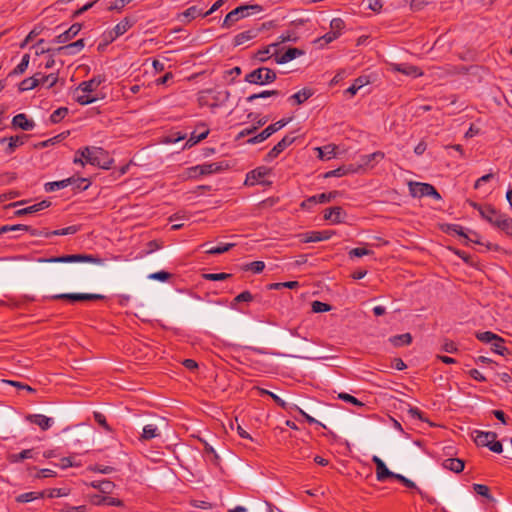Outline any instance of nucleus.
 Masks as SVG:
<instances>
[{
	"instance_id": "nucleus-16",
	"label": "nucleus",
	"mask_w": 512,
	"mask_h": 512,
	"mask_svg": "<svg viewBox=\"0 0 512 512\" xmlns=\"http://www.w3.org/2000/svg\"><path fill=\"white\" fill-rule=\"evenodd\" d=\"M159 424L151 423L143 427V431L139 437L141 441H149L160 436V425L164 423L163 419H160Z\"/></svg>"
},
{
	"instance_id": "nucleus-14",
	"label": "nucleus",
	"mask_w": 512,
	"mask_h": 512,
	"mask_svg": "<svg viewBox=\"0 0 512 512\" xmlns=\"http://www.w3.org/2000/svg\"><path fill=\"white\" fill-rule=\"evenodd\" d=\"M333 235V231L324 230V231H312L301 235V242L310 243V242H320L324 240H328Z\"/></svg>"
},
{
	"instance_id": "nucleus-51",
	"label": "nucleus",
	"mask_w": 512,
	"mask_h": 512,
	"mask_svg": "<svg viewBox=\"0 0 512 512\" xmlns=\"http://www.w3.org/2000/svg\"><path fill=\"white\" fill-rule=\"evenodd\" d=\"M233 246L234 244L232 243L220 244L218 246L207 249L205 252L211 255L222 254L229 251Z\"/></svg>"
},
{
	"instance_id": "nucleus-48",
	"label": "nucleus",
	"mask_w": 512,
	"mask_h": 512,
	"mask_svg": "<svg viewBox=\"0 0 512 512\" xmlns=\"http://www.w3.org/2000/svg\"><path fill=\"white\" fill-rule=\"evenodd\" d=\"M30 56L29 54H24L22 56V59L20 63L14 68V70L11 72L13 75H20L23 74L29 65Z\"/></svg>"
},
{
	"instance_id": "nucleus-33",
	"label": "nucleus",
	"mask_w": 512,
	"mask_h": 512,
	"mask_svg": "<svg viewBox=\"0 0 512 512\" xmlns=\"http://www.w3.org/2000/svg\"><path fill=\"white\" fill-rule=\"evenodd\" d=\"M312 95H313V92L311 89L303 88L302 90L293 94L289 98V100H292L295 104L300 105V104L304 103L306 100H308Z\"/></svg>"
},
{
	"instance_id": "nucleus-27",
	"label": "nucleus",
	"mask_w": 512,
	"mask_h": 512,
	"mask_svg": "<svg viewBox=\"0 0 512 512\" xmlns=\"http://www.w3.org/2000/svg\"><path fill=\"white\" fill-rule=\"evenodd\" d=\"M304 54V51L298 48H289L284 54L275 57V62L277 64H285L296 57H299Z\"/></svg>"
},
{
	"instance_id": "nucleus-12",
	"label": "nucleus",
	"mask_w": 512,
	"mask_h": 512,
	"mask_svg": "<svg viewBox=\"0 0 512 512\" xmlns=\"http://www.w3.org/2000/svg\"><path fill=\"white\" fill-rule=\"evenodd\" d=\"M491 225L505 232L507 235H512V218L507 214L498 211Z\"/></svg>"
},
{
	"instance_id": "nucleus-63",
	"label": "nucleus",
	"mask_w": 512,
	"mask_h": 512,
	"mask_svg": "<svg viewBox=\"0 0 512 512\" xmlns=\"http://www.w3.org/2000/svg\"><path fill=\"white\" fill-rule=\"evenodd\" d=\"M371 253H372L371 250H368L364 247H357V248H353L352 250H350L349 256L350 257H362L365 255H370Z\"/></svg>"
},
{
	"instance_id": "nucleus-53",
	"label": "nucleus",
	"mask_w": 512,
	"mask_h": 512,
	"mask_svg": "<svg viewBox=\"0 0 512 512\" xmlns=\"http://www.w3.org/2000/svg\"><path fill=\"white\" fill-rule=\"evenodd\" d=\"M40 79V84H48L47 87L51 88L53 87L57 81H58V74L57 73H51L49 75H41V77H38Z\"/></svg>"
},
{
	"instance_id": "nucleus-4",
	"label": "nucleus",
	"mask_w": 512,
	"mask_h": 512,
	"mask_svg": "<svg viewBox=\"0 0 512 512\" xmlns=\"http://www.w3.org/2000/svg\"><path fill=\"white\" fill-rule=\"evenodd\" d=\"M39 262H49V263H75V262H87L96 265H103L104 259L91 254H73V255H63L59 257H51V258H41Z\"/></svg>"
},
{
	"instance_id": "nucleus-49",
	"label": "nucleus",
	"mask_w": 512,
	"mask_h": 512,
	"mask_svg": "<svg viewBox=\"0 0 512 512\" xmlns=\"http://www.w3.org/2000/svg\"><path fill=\"white\" fill-rule=\"evenodd\" d=\"M280 95V91L278 90H265L260 93L252 94L246 98L247 102H253L258 98H267L270 96H278Z\"/></svg>"
},
{
	"instance_id": "nucleus-13",
	"label": "nucleus",
	"mask_w": 512,
	"mask_h": 512,
	"mask_svg": "<svg viewBox=\"0 0 512 512\" xmlns=\"http://www.w3.org/2000/svg\"><path fill=\"white\" fill-rule=\"evenodd\" d=\"M372 461L376 466V478L378 481L383 482L387 478H393V476H395V473L390 471L383 460L378 456H373Z\"/></svg>"
},
{
	"instance_id": "nucleus-24",
	"label": "nucleus",
	"mask_w": 512,
	"mask_h": 512,
	"mask_svg": "<svg viewBox=\"0 0 512 512\" xmlns=\"http://www.w3.org/2000/svg\"><path fill=\"white\" fill-rule=\"evenodd\" d=\"M103 81L104 78L101 76H96L88 81H83L76 89V92L91 93L95 91Z\"/></svg>"
},
{
	"instance_id": "nucleus-17",
	"label": "nucleus",
	"mask_w": 512,
	"mask_h": 512,
	"mask_svg": "<svg viewBox=\"0 0 512 512\" xmlns=\"http://www.w3.org/2000/svg\"><path fill=\"white\" fill-rule=\"evenodd\" d=\"M345 217L346 213L340 206L328 208L324 212V219L332 222L333 224L343 222Z\"/></svg>"
},
{
	"instance_id": "nucleus-21",
	"label": "nucleus",
	"mask_w": 512,
	"mask_h": 512,
	"mask_svg": "<svg viewBox=\"0 0 512 512\" xmlns=\"http://www.w3.org/2000/svg\"><path fill=\"white\" fill-rule=\"evenodd\" d=\"M50 205H51V202L49 200H42L39 203L16 210L15 216L20 217V216H24V215H31V214L37 213L39 211H42V210L50 207Z\"/></svg>"
},
{
	"instance_id": "nucleus-31",
	"label": "nucleus",
	"mask_w": 512,
	"mask_h": 512,
	"mask_svg": "<svg viewBox=\"0 0 512 512\" xmlns=\"http://www.w3.org/2000/svg\"><path fill=\"white\" fill-rule=\"evenodd\" d=\"M27 136L26 135H17V136H12L10 138H8V145L6 147V154H12L17 147L23 145L25 143V140H26Z\"/></svg>"
},
{
	"instance_id": "nucleus-47",
	"label": "nucleus",
	"mask_w": 512,
	"mask_h": 512,
	"mask_svg": "<svg viewBox=\"0 0 512 512\" xmlns=\"http://www.w3.org/2000/svg\"><path fill=\"white\" fill-rule=\"evenodd\" d=\"M32 457H33V449H26V450L21 451L20 453L11 454L9 456V460H10V462L17 463V462L23 461L24 459L32 458Z\"/></svg>"
},
{
	"instance_id": "nucleus-34",
	"label": "nucleus",
	"mask_w": 512,
	"mask_h": 512,
	"mask_svg": "<svg viewBox=\"0 0 512 512\" xmlns=\"http://www.w3.org/2000/svg\"><path fill=\"white\" fill-rule=\"evenodd\" d=\"M38 76H40V74L22 80L19 84V90L23 92L37 87L40 84Z\"/></svg>"
},
{
	"instance_id": "nucleus-3",
	"label": "nucleus",
	"mask_w": 512,
	"mask_h": 512,
	"mask_svg": "<svg viewBox=\"0 0 512 512\" xmlns=\"http://www.w3.org/2000/svg\"><path fill=\"white\" fill-rule=\"evenodd\" d=\"M70 185L73 186L74 191H84L89 187L90 183L86 178L69 177L60 181L47 182L44 185V189L46 192H54Z\"/></svg>"
},
{
	"instance_id": "nucleus-35",
	"label": "nucleus",
	"mask_w": 512,
	"mask_h": 512,
	"mask_svg": "<svg viewBox=\"0 0 512 512\" xmlns=\"http://www.w3.org/2000/svg\"><path fill=\"white\" fill-rule=\"evenodd\" d=\"M256 36H257L256 30H247V31L241 32L234 37V45L235 46L242 45L245 42L255 38Z\"/></svg>"
},
{
	"instance_id": "nucleus-11",
	"label": "nucleus",
	"mask_w": 512,
	"mask_h": 512,
	"mask_svg": "<svg viewBox=\"0 0 512 512\" xmlns=\"http://www.w3.org/2000/svg\"><path fill=\"white\" fill-rule=\"evenodd\" d=\"M391 69L392 71L400 72L406 76H411L413 78L423 75V72L419 67L408 63H393L391 64Z\"/></svg>"
},
{
	"instance_id": "nucleus-5",
	"label": "nucleus",
	"mask_w": 512,
	"mask_h": 512,
	"mask_svg": "<svg viewBox=\"0 0 512 512\" xmlns=\"http://www.w3.org/2000/svg\"><path fill=\"white\" fill-rule=\"evenodd\" d=\"M277 78L276 72L268 67L257 68L246 74L245 81L255 85H266L274 82Z\"/></svg>"
},
{
	"instance_id": "nucleus-45",
	"label": "nucleus",
	"mask_w": 512,
	"mask_h": 512,
	"mask_svg": "<svg viewBox=\"0 0 512 512\" xmlns=\"http://www.w3.org/2000/svg\"><path fill=\"white\" fill-rule=\"evenodd\" d=\"M183 17L187 18L189 21L197 18L198 16H204L203 8H198L197 6H191L187 8L183 13Z\"/></svg>"
},
{
	"instance_id": "nucleus-1",
	"label": "nucleus",
	"mask_w": 512,
	"mask_h": 512,
	"mask_svg": "<svg viewBox=\"0 0 512 512\" xmlns=\"http://www.w3.org/2000/svg\"><path fill=\"white\" fill-rule=\"evenodd\" d=\"M77 154L84 157L86 163L102 169H110L113 164V159L107 151L100 147H84L79 149Z\"/></svg>"
},
{
	"instance_id": "nucleus-10",
	"label": "nucleus",
	"mask_w": 512,
	"mask_h": 512,
	"mask_svg": "<svg viewBox=\"0 0 512 512\" xmlns=\"http://www.w3.org/2000/svg\"><path fill=\"white\" fill-rule=\"evenodd\" d=\"M296 137L288 134L284 136L266 155L265 160L270 162L277 158L288 146H290Z\"/></svg>"
},
{
	"instance_id": "nucleus-46",
	"label": "nucleus",
	"mask_w": 512,
	"mask_h": 512,
	"mask_svg": "<svg viewBox=\"0 0 512 512\" xmlns=\"http://www.w3.org/2000/svg\"><path fill=\"white\" fill-rule=\"evenodd\" d=\"M367 83L368 81H366L363 77H359L355 79L353 84L346 89L345 93L350 94V96H354L359 91V89Z\"/></svg>"
},
{
	"instance_id": "nucleus-7",
	"label": "nucleus",
	"mask_w": 512,
	"mask_h": 512,
	"mask_svg": "<svg viewBox=\"0 0 512 512\" xmlns=\"http://www.w3.org/2000/svg\"><path fill=\"white\" fill-rule=\"evenodd\" d=\"M289 121H290V119H281L273 124H270L263 131H261L254 137L250 138L248 140V143L256 144V143L263 142L264 140L269 138L272 134H274L275 132L282 129L284 126H286L289 123Z\"/></svg>"
},
{
	"instance_id": "nucleus-32",
	"label": "nucleus",
	"mask_w": 512,
	"mask_h": 512,
	"mask_svg": "<svg viewBox=\"0 0 512 512\" xmlns=\"http://www.w3.org/2000/svg\"><path fill=\"white\" fill-rule=\"evenodd\" d=\"M384 158V153L377 151L368 155H363L360 158V165L359 167H367L370 166L372 162H379Z\"/></svg>"
},
{
	"instance_id": "nucleus-15",
	"label": "nucleus",
	"mask_w": 512,
	"mask_h": 512,
	"mask_svg": "<svg viewBox=\"0 0 512 512\" xmlns=\"http://www.w3.org/2000/svg\"><path fill=\"white\" fill-rule=\"evenodd\" d=\"M84 47H85L84 39H78L75 42L55 48V49H53V51L57 52L58 54L75 55V54L79 53Z\"/></svg>"
},
{
	"instance_id": "nucleus-23",
	"label": "nucleus",
	"mask_w": 512,
	"mask_h": 512,
	"mask_svg": "<svg viewBox=\"0 0 512 512\" xmlns=\"http://www.w3.org/2000/svg\"><path fill=\"white\" fill-rule=\"evenodd\" d=\"M12 125L15 128H20L24 131H30L34 128L35 123L29 120L24 113L17 114L12 119Z\"/></svg>"
},
{
	"instance_id": "nucleus-2",
	"label": "nucleus",
	"mask_w": 512,
	"mask_h": 512,
	"mask_svg": "<svg viewBox=\"0 0 512 512\" xmlns=\"http://www.w3.org/2000/svg\"><path fill=\"white\" fill-rule=\"evenodd\" d=\"M263 11V7L259 4H247V5H241L235 8L234 10L230 11L223 23V28H229L231 25H233L235 22L239 21L242 18L248 17L253 14H257Z\"/></svg>"
},
{
	"instance_id": "nucleus-54",
	"label": "nucleus",
	"mask_w": 512,
	"mask_h": 512,
	"mask_svg": "<svg viewBox=\"0 0 512 512\" xmlns=\"http://www.w3.org/2000/svg\"><path fill=\"white\" fill-rule=\"evenodd\" d=\"M231 277L228 273H206L203 274V278L209 281H223Z\"/></svg>"
},
{
	"instance_id": "nucleus-43",
	"label": "nucleus",
	"mask_w": 512,
	"mask_h": 512,
	"mask_svg": "<svg viewBox=\"0 0 512 512\" xmlns=\"http://www.w3.org/2000/svg\"><path fill=\"white\" fill-rule=\"evenodd\" d=\"M476 338L483 342V343H492L493 341H502V337L498 336L497 334L485 331V332H478L476 333Z\"/></svg>"
},
{
	"instance_id": "nucleus-59",
	"label": "nucleus",
	"mask_w": 512,
	"mask_h": 512,
	"mask_svg": "<svg viewBox=\"0 0 512 512\" xmlns=\"http://www.w3.org/2000/svg\"><path fill=\"white\" fill-rule=\"evenodd\" d=\"M331 310V306L321 301H314L312 303V311L315 313L328 312Z\"/></svg>"
},
{
	"instance_id": "nucleus-44",
	"label": "nucleus",
	"mask_w": 512,
	"mask_h": 512,
	"mask_svg": "<svg viewBox=\"0 0 512 512\" xmlns=\"http://www.w3.org/2000/svg\"><path fill=\"white\" fill-rule=\"evenodd\" d=\"M78 231H79V226L72 225V226H68V227H65V228H62V229H58V230H54V231H51V232H45V237L49 238L52 235L63 236V235L75 234Z\"/></svg>"
},
{
	"instance_id": "nucleus-61",
	"label": "nucleus",
	"mask_w": 512,
	"mask_h": 512,
	"mask_svg": "<svg viewBox=\"0 0 512 512\" xmlns=\"http://www.w3.org/2000/svg\"><path fill=\"white\" fill-rule=\"evenodd\" d=\"M393 478L400 481L407 488L417 489L419 491V493H421L419 488H417L416 484L413 481H411L410 479L406 478L405 476L395 473V476H393Z\"/></svg>"
},
{
	"instance_id": "nucleus-41",
	"label": "nucleus",
	"mask_w": 512,
	"mask_h": 512,
	"mask_svg": "<svg viewBox=\"0 0 512 512\" xmlns=\"http://www.w3.org/2000/svg\"><path fill=\"white\" fill-rule=\"evenodd\" d=\"M481 217L485 219L490 224L493 223L494 218L496 217L498 210H496L491 205H485L483 208H481V211L479 212Z\"/></svg>"
},
{
	"instance_id": "nucleus-42",
	"label": "nucleus",
	"mask_w": 512,
	"mask_h": 512,
	"mask_svg": "<svg viewBox=\"0 0 512 512\" xmlns=\"http://www.w3.org/2000/svg\"><path fill=\"white\" fill-rule=\"evenodd\" d=\"M335 149H336V147L332 146V145H326V146H323V147H318L317 148L318 157L320 159H322V160H329V159L333 158L336 155Z\"/></svg>"
},
{
	"instance_id": "nucleus-38",
	"label": "nucleus",
	"mask_w": 512,
	"mask_h": 512,
	"mask_svg": "<svg viewBox=\"0 0 512 512\" xmlns=\"http://www.w3.org/2000/svg\"><path fill=\"white\" fill-rule=\"evenodd\" d=\"M45 495V492H26L23 494H20L16 497V502L18 503H28L31 501H34L39 498H43Z\"/></svg>"
},
{
	"instance_id": "nucleus-40",
	"label": "nucleus",
	"mask_w": 512,
	"mask_h": 512,
	"mask_svg": "<svg viewBox=\"0 0 512 512\" xmlns=\"http://www.w3.org/2000/svg\"><path fill=\"white\" fill-rule=\"evenodd\" d=\"M357 169L353 165L339 167L326 173L325 177H341L348 173H354Z\"/></svg>"
},
{
	"instance_id": "nucleus-37",
	"label": "nucleus",
	"mask_w": 512,
	"mask_h": 512,
	"mask_svg": "<svg viewBox=\"0 0 512 512\" xmlns=\"http://www.w3.org/2000/svg\"><path fill=\"white\" fill-rule=\"evenodd\" d=\"M389 340L395 347H400L409 345L412 342V336L410 333H404L392 336Z\"/></svg>"
},
{
	"instance_id": "nucleus-29",
	"label": "nucleus",
	"mask_w": 512,
	"mask_h": 512,
	"mask_svg": "<svg viewBox=\"0 0 512 512\" xmlns=\"http://www.w3.org/2000/svg\"><path fill=\"white\" fill-rule=\"evenodd\" d=\"M134 25V21L130 18L126 17L121 20L113 29L114 36L111 37L112 40L126 33L132 26Z\"/></svg>"
},
{
	"instance_id": "nucleus-28",
	"label": "nucleus",
	"mask_w": 512,
	"mask_h": 512,
	"mask_svg": "<svg viewBox=\"0 0 512 512\" xmlns=\"http://www.w3.org/2000/svg\"><path fill=\"white\" fill-rule=\"evenodd\" d=\"M465 463L459 458H447L442 462L444 469L450 470L454 473H460L463 471Z\"/></svg>"
},
{
	"instance_id": "nucleus-64",
	"label": "nucleus",
	"mask_w": 512,
	"mask_h": 512,
	"mask_svg": "<svg viewBox=\"0 0 512 512\" xmlns=\"http://www.w3.org/2000/svg\"><path fill=\"white\" fill-rule=\"evenodd\" d=\"M87 508L85 505L80 506H70L65 505L62 509H60V512H86Z\"/></svg>"
},
{
	"instance_id": "nucleus-20",
	"label": "nucleus",
	"mask_w": 512,
	"mask_h": 512,
	"mask_svg": "<svg viewBox=\"0 0 512 512\" xmlns=\"http://www.w3.org/2000/svg\"><path fill=\"white\" fill-rule=\"evenodd\" d=\"M26 420L40 427L41 430H48L54 423L52 418L41 414H29Z\"/></svg>"
},
{
	"instance_id": "nucleus-50",
	"label": "nucleus",
	"mask_w": 512,
	"mask_h": 512,
	"mask_svg": "<svg viewBox=\"0 0 512 512\" xmlns=\"http://www.w3.org/2000/svg\"><path fill=\"white\" fill-rule=\"evenodd\" d=\"M68 112L69 110L67 107H60L50 115V121L54 124L59 123L68 114Z\"/></svg>"
},
{
	"instance_id": "nucleus-58",
	"label": "nucleus",
	"mask_w": 512,
	"mask_h": 512,
	"mask_svg": "<svg viewBox=\"0 0 512 512\" xmlns=\"http://www.w3.org/2000/svg\"><path fill=\"white\" fill-rule=\"evenodd\" d=\"M504 342L505 340L502 338V341H493L491 344H492V350L493 352L499 354V355H505L506 353H508V348H506L504 346Z\"/></svg>"
},
{
	"instance_id": "nucleus-60",
	"label": "nucleus",
	"mask_w": 512,
	"mask_h": 512,
	"mask_svg": "<svg viewBox=\"0 0 512 512\" xmlns=\"http://www.w3.org/2000/svg\"><path fill=\"white\" fill-rule=\"evenodd\" d=\"M337 194H338V192L333 191V192H329V193H321V194L315 195L317 204L330 202L332 199H334L337 196Z\"/></svg>"
},
{
	"instance_id": "nucleus-9",
	"label": "nucleus",
	"mask_w": 512,
	"mask_h": 512,
	"mask_svg": "<svg viewBox=\"0 0 512 512\" xmlns=\"http://www.w3.org/2000/svg\"><path fill=\"white\" fill-rule=\"evenodd\" d=\"M55 300H69L71 302L76 301H90V300H101L104 298L101 294H91V293H63L57 294L51 297Z\"/></svg>"
},
{
	"instance_id": "nucleus-30",
	"label": "nucleus",
	"mask_w": 512,
	"mask_h": 512,
	"mask_svg": "<svg viewBox=\"0 0 512 512\" xmlns=\"http://www.w3.org/2000/svg\"><path fill=\"white\" fill-rule=\"evenodd\" d=\"M91 486L104 494L112 493L115 488V484L109 480H96L91 483Z\"/></svg>"
},
{
	"instance_id": "nucleus-57",
	"label": "nucleus",
	"mask_w": 512,
	"mask_h": 512,
	"mask_svg": "<svg viewBox=\"0 0 512 512\" xmlns=\"http://www.w3.org/2000/svg\"><path fill=\"white\" fill-rule=\"evenodd\" d=\"M473 490L475 491V493H477L478 495H481L485 498H488V499L492 498V496L490 494L489 487L484 484H474Z\"/></svg>"
},
{
	"instance_id": "nucleus-56",
	"label": "nucleus",
	"mask_w": 512,
	"mask_h": 512,
	"mask_svg": "<svg viewBox=\"0 0 512 512\" xmlns=\"http://www.w3.org/2000/svg\"><path fill=\"white\" fill-rule=\"evenodd\" d=\"M330 28L340 36L341 31L345 28V23L341 18H333L330 22Z\"/></svg>"
},
{
	"instance_id": "nucleus-8",
	"label": "nucleus",
	"mask_w": 512,
	"mask_h": 512,
	"mask_svg": "<svg viewBox=\"0 0 512 512\" xmlns=\"http://www.w3.org/2000/svg\"><path fill=\"white\" fill-rule=\"evenodd\" d=\"M227 165H224L223 162L220 163H204L201 165L193 166L189 169L191 176H203L210 175L213 173H218L224 170Z\"/></svg>"
},
{
	"instance_id": "nucleus-26",
	"label": "nucleus",
	"mask_w": 512,
	"mask_h": 512,
	"mask_svg": "<svg viewBox=\"0 0 512 512\" xmlns=\"http://www.w3.org/2000/svg\"><path fill=\"white\" fill-rule=\"evenodd\" d=\"M497 438L495 432L476 431L474 441L477 446L488 447Z\"/></svg>"
},
{
	"instance_id": "nucleus-62",
	"label": "nucleus",
	"mask_w": 512,
	"mask_h": 512,
	"mask_svg": "<svg viewBox=\"0 0 512 512\" xmlns=\"http://www.w3.org/2000/svg\"><path fill=\"white\" fill-rule=\"evenodd\" d=\"M76 93H77V95H76L75 99L80 105H88L90 103H93L96 100L95 97H91L90 95H88V93H82V94H79V92H76Z\"/></svg>"
},
{
	"instance_id": "nucleus-55",
	"label": "nucleus",
	"mask_w": 512,
	"mask_h": 512,
	"mask_svg": "<svg viewBox=\"0 0 512 512\" xmlns=\"http://www.w3.org/2000/svg\"><path fill=\"white\" fill-rule=\"evenodd\" d=\"M299 286V282L297 281H288V282H281V283H272L269 285V289L274 290H280L281 288H289L294 289Z\"/></svg>"
},
{
	"instance_id": "nucleus-25",
	"label": "nucleus",
	"mask_w": 512,
	"mask_h": 512,
	"mask_svg": "<svg viewBox=\"0 0 512 512\" xmlns=\"http://www.w3.org/2000/svg\"><path fill=\"white\" fill-rule=\"evenodd\" d=\"M268 173L269 169L265 167L256 168L247 174L245 184L255 185L256 183L260 182L261 179H263L266 175H268Z\"/></svg>"
},
{
	"instance_id": "nucleus-39",
	"label": "nucleus",
	"mask_w": 512,
	"mask_h": 512,
	"mask_svg": "<svg viewBox=\"0 0 512 512\" xmlns=\"http://www.w3.org/2000/svg\"><path fill=\"white\" fill-rule=\"evenodd\" d=\"M450 234H457L460 237L464 238L465 240L474 242V243H480L477 239L469 238L468 235L464 232L463 228L458 224H449L447 225V230Z\"/></svg>"
},
{
	"instance_id": "nucleus-22",
	"label": "nucleus",
	"mask_w": 512,
	"mask_h": 512,
	"mask_svg": "<svg viewBox=\"0 0 512 512\" xmlns=\"http://www.w3.org/2000/svg\"><path fill=\"white\" fill-rule=\"evenodd\" d=\"M209 134V129L206 127L205 124H201L195 131L191 133L190 138L185 143V148L192 147L193 145L197 144L201 140L205 139Z\"/></svg>"
},
{
	"instance_id": "nucleus-52",
	"label": "nucleus",
	"mask_w": 512,
	"mask_h": 512,
	"mask_svg": "<svg viewBox=\"0 0 512 512\" xmlns=\"http://www.w3.org/2000/svg\"><path fill=\"white\" fill-rule=\"evenodd\" d=\"M28 230H30V226L23 225V224L4 225L0 228V235L10 232V231H28Z\"/></svg>"
},
{
	"instance_id": "nucleus-19",
	"label": "nucleus",
	"mask_w": 512,
	"mask_h": 512,
	"mask_svg": "<svg viewBox=\"0 0 512 512\" xmlns=\"http://www.w3.org/2000/svg\"><path fill=\"white\" fill-rule=\"evenodd\" d=\"M279 46V43H272L260 50H258L255 55H254V58L256 60H258L259 62H266L267 60H269L271 57H276L278 56L277 53H278V50H277V47Z\"/></svg>"
},
{
	"instance_id": "nucleus-6",
	"label": "nucleus",
	"mask_w": 512,
	"mask_h": 512,
	"mask_svg": "<svg viewBox=\"0 0 512 512\" xmlns=\"http://www.w3.org/2000/svg\"><path fill=\"white\" fill-rule=\"evenodd\" d=\"M410 193L413 197H432L440 200L441 196L435 187L429 183L415 182L409 184Z\"/></svg>"
},
{
	"instance_id": "nucleus-36",
	"label": "nucleus",
	"mask_w": 512,
	"mask_h": 512,
	"mask_svg": "<svg viewBox=\"0 0 512 512\" xmlns=\"http://www.w3.org/2000/svg\"><path fill=\"white\" fill-rule=\"evenodd\" d=\"M258 391L260 392L261 395H268L271 397V399H273V401L278 405L280 406L281 408L285 409V410H288V409H291V406L292 405H289L287 402H285L283 399H281L279 396H277L275 393L269 391V390H266L264 388H257Z\"/></svg>"
},
{
	"instance_id": "nucleus-18",
	"label": "nucleus",
	"mask_w": 512,
	"mask_h": 512,
	"mask_svg": "<svg viewBox=\"0 0 512 512\" xmlns=\"http://www.w3.org/2000/svg\"><path fill=\"white\" fill-rule=\"evenodd\" d=\"M82 25L79 23L72 24L66 31L59 34L55 39V43H66L75 38L81 31Z\"/></svg>"
}]
</instances>
